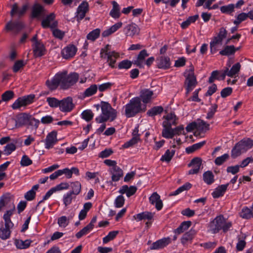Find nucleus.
<instances>
[{
  "label": "nucleus",
  "instance_id": "7",
  "mask_svg": "<svg viewBox=\"0 0 253 253\" xmlns=\"http://www.w3.org/2000/svg\"><path fill=\"white\" fill-rule=\"evenodd\" d=\"M42 28L45 29L50 28L54 29L58 25V22L55 20V15L54 13H51L48 15L42 21L41 23Z\"/></svg>",
  "mask_w": 253,
  "mask_h": 253
},
{
  "label": "nucleus",
  "instance_id": "20",
  "mask_svg": "<svg viewBox=\"0 0 253 253\" xmlns=\"http://www.w3.org/2000/svg\"><path fill=\"white\" fill-rule=\"evenodd\" d=\"M14 199V196L10 193H6L3 194L0 197V211L2 210V208L10 204Z\"/></svg>",
  "mask_w": 253,
  "mask_h": 253
},
{
  "label": "nucleus",
  "instance_id": "24",
  "mask_svg": "<svg viewBox=\"0 0 253 253\" xmlns=\"http://www.w3.org/2000/svg\"><path fill=\"white\" fill-rule=\"evenodd\" d=\"M153 95L152 91L148 89H144L140 91L139 97L140 98V101H142L143 103L146 104L150 101Z\"/></svg>",
  "mask_w": 253,
  "mask_h": 253
},
{
  "label": "nucleus",
  "instance_id": "27",
  "mask_svg": "<svg viewBox=\"0 0 253 253\" xmlns=\"http://www.w3.org/2000/svg\"><path fill=\"white\" fill-rule=\"evenodd\" d=\"M229 183L218 186L212 193V196L214 198H217L222 196L226 192Z\"/></svg>",
  "mask_w": 253,
  "mask_h": 253
},
{
  "label": "nucleus",
  "instance_id": "28",
  "mask_svg": "<svg viewBox=\"0 0 253 253\" xmlns=\"http://www.w3.org/2000/svg\"><path fill=\"white\" fill-rule=\"evenodd\" d=\"M112 174V180L113 181H118L120 178L123 176V171L119 167L112 168L111 170Z\"/></svg>",
  "mask_w": 253,
  "mask_h": 253
},
{
  "label": "nucleus",
  "instance_id": "61",
  "mask_svg": "<svg viewBox=\"0 0 253 253\" xmlns=\"http://www.w3.org/2000/svg\"><path fill=\"white\" fill-rule=\"evenodd\" d=\"M246 238V236L245 235H243L242 237V238L243 239H241V238H238V242L236 245V249L238 251H241L243 250L244 249L246 245V242L244 240Z\"/></svg>",
  "mask_w": 253,
  "mask_h": 253
},
{
  "label": "nucleus",
  "instance_id": "13",
  "mask_svg": "<svg viewBox=\"0 0 253 253\" xmlns=\"http://www.w3.org/2000/svg\"><path fill=\"white\" fill-rule=\"evenodd\" d=\"M79 77V75L76 73H72L68 75L67 72H66V84H64V89H67L74 85L78 81Z\"/></svg>",
  "mask_w": 253,
  "mask_h": 253
},
{
  "label": "nucleus",
  "instance_id": "59",
  "mask_svg": "<svg viewBox=\"0 0 253 253\" xmlns=\"http://www.w3.org/2000/svg\"><path fill=\"white\" fill-rule=\"evenodd\" d=\"M28 118L29 119L28 120L27 124H28L29 126H34L35 127V129H37L39 127V125L40 123V121L38 119H36L30 114L29 115Z\"/></svg>",
  "mask_w": 253,
  "mask_h": 253
},
{
  "label": "nucleus",
  "instance_id": "10",
  "mask_svg": "<svg viewBox=\"0 0 253 253\" xmlns=\"http://www.w3.org/2000/svg\"><path fill=\"white\" fill-rule=\"evenodd\" d=\"M77 51V48L74 45L69 44L62 50L61 55L63 58L68 59L73 57Z\"/></svg>",
  "mask_w": 253,
  "mask_h": 253
},
{
  "label": "nucleus",
  "instance_id": "32",
  "mask_svg": "<svg viewBox=\"0 0 253 253\" xmlns=\"http://www.w3.org/2000/svg\"><path fill=\"white\" fill-rule=\"evenodd\" d=\"M236 51L234 45H226L223 50L219 51V54L223 56H229L234 54Z\"/></svg>",
  "mask_w": 253,
  "mask_h": 253
},
{
  "label": "nucleus",
  "instance_id": "62",
  "mask_svg": "<svg viewBox=\"0 0 253 253\" xmlns=\"http://www.w3.org/2000/svg\"><path fill=\"white\" fill-rule=\"evenodd\" d=\"M242 153V150L239 147L238 144L236 143L231 150V156L232 158L234 159L240 156Z\"/></svg>",
  "mask_w": 253,
  "mask_h": 253
},
{
  "label": "nucleus",
  "instance_id": "47",
  "mask_svg": "<svg viewBox=\"0 0 253 253\" xmlns=\"http://www.w3.org/2000/svg\"><path fill=\"white\" fill-rule=\"evenodd\" d=\"M197 129L200 133H205L210 129V125L203 120L197 123Z\"/></svg>",
  "mask_w": 253,
  "mask_h": 253
},
{
  "label": "nucleus",
  "instance_id": "36",
  "mask_svg": "<svg viewBox=\"0 0 253 253\" xmlns=\"http://www.w3.org/2000/svg\"><path fill=\"white\" fill-rule=\"evenodd\" d=\"M203 180L208 185H211L214 181V175L211 171H207L203 174Z\"/></svg>",
  "mask_w": 253,
  "mask_h": 253
},
{
  "label": "nucleus",
  "instance_id": "3",
  "mask_svg": "<svg viewBox=\"0 0 253 253\" xmlns=\"http://www.w3.org/2000/svg\"><path fill=\"white\" fill-rule=\"evenodd\" d=\"M15 206L13 202H12L11 209L10 210L7 211L3 216V218L4 220V227L3 226V221H1L0 227V238L2 240H6L9 238L10 236V227L11 225H13L10 217L13 214Z\"/></svg>",
  "mask_w": 253,
  "mask_h": 253
},
{
  "label": "nucleus",
  "instance_id": "9",
  "mask_svg": "<svg viewBox=\"0 0 253 253\" xmlns=\"http://www.w3.org/2000/svg\"><path fill=\"white\" fill-rule=\"evenodd\" d=\"M74 108L73 99L70 97H68L60 100L59 108L63 112H71Z\"/></svg>",
  "mask_w": 253,
  "mask_h": 253
},
{
  "label": "nucleus",
  "instance_id": "6",
  "mask_svg": "<svg viewBox=\"0 0 253 253\" xmlns=\"http://www.w3.org/2000/svg\"><path fill=\"white\" fill-rule=\"evenodd\" d=\"M25 27L23 23L20 21H10L6 23L4 27V30L6 32L13 31L15 34H17Z\"/></svg>",
  "mask_w": 253,
  "mask_h": 253
},
{
  "label": "nucleus",
  "instance_id": "2",
  "mask_svg": "<svg viewBox=\"0 0 253 253\" xmlns=\"http://www.w3.org/2000/svg\"><path fill=\"white\" fill-rule=\"evenodd\" d=\"M125 115L127 118H131L136 114L145 112L146 105H142L140 101V98L135 97L129 100V102L125 105Z\"/></svg>",
  "mask_w": 253,
  "mask_h": 253
},
{
  "label": "nucleus",
  "instance_id": "21",
  "mask_svg": "<svg viewBox=\"0 0 253 253\" xmlns=\"http://www.w3.org/2000/svg\"><path fill=\"white\" fill-rule=\"evenodd\" d=\"M163 126L164 128L162 131V136L166 138H172L174 136L171 126L168 122H163Z\"/></svg>",
  "mask_w": 253,
  "mask_h": 253
},
{
  "label": "nucleus",
  "instance_id": "34",
  "mask_svg": "<svg viewBox=\"0 0 253 253\" xmlns=\"http://www.w3.org/2000/svg\"><path fill=\"white\" fill-rule=\"evenodd\" d=\"M218 39L219 38L214 37L212 41L210 42V49L211 54L215 53L217 50L218 45L222 44V41Z\"/></svg>",
  "mask_w": 253,
  "mask_h": 253
},
{
  "label": "nucleus",
  "instance_id": "43",
  "mask_svg": "<svg viewBox=\"0 0 253 253\" xmlns=\"http://www.w3.org/2000/svg\"><path fill=\"white\" fill-rule=\"evenodd\" d=\"M31 242L32 241L29 240H26L24 241L21 240H16L15 243L17 248L23 249L28 248L30 246Z\"/></svg>",
  "mask_w": 253,
  "mask_h": 253
},
{
  "label": "nucleus",
  "instance_id": "31",
  "mask_svg": "<svg viewBox=\"0 0 253 253\" xmlns=\"http://www.w3.org/2000/svg\"><path fill=\"white\" fill-rule=\"evenodd\" d=\"M122 26V22H118L111 26L109 29L105 30L103 31L102 33V36L103 37H106L110 35H111L112 33L116 32L118 29H119L120 28H121Z\"/></svg>",
  "mask_w": 253,
  "mask_h": 253
},
{
  "label": "nucleus",
  "instance_id": "33",
  "mask_svg": "<svg viewBox=\"0 0 253 253\" xmlns=\"http://www.w3.org/2000/svg\"><path fill=\"white\" fill-rule=\"evenodd\" d=\"M69 187H70L72 189L70 192L76 196L79 195L81 191V184L79 181L71 182Z\"/></svg>",
  "mask_w": 253,
  "mask_h": 253
},
{
  "label": "nucleus",
  "instance_id": "45",
  "mask_svg": "<svg viewBox=\"0 0 253 253\" xmlns=\"http://www.w3.org/2000/svg\"><path fill=\"white\" fill-rule=\"evenodd\" d=\"M76 195L69 192L63 196V201L66 207L72 203V200L76 198Z\"/></svg>",
  "mask_w": 253,
  "mask_h": 253
},
{
  "label": "nucleus",
  "instance_id": "11",
  "mask_svg": "<svg viewBox=\"0 0 253 253\" xmlns=\"http://www.w3.org/2000/svg\"><path fill=\"white\" fill-rule=\"evenodd\" d=\"M34 56L35 57H40L45 54L46 49L44 44L42 42H37L32 45Z\"/></svg>",
  "mask_w": 253,
  "mask_h": 253
},
{
  "label": "nucleus",
  "instance_id": "56",
  "mask_svg": "<svg viewBox=\"0 0 253 253\" xmlns=\"http://www.w3.org/2000/svg\"><path fill=\"white\" fill-rule=\"evenodd\" d=\"M240 216L245 219H250L252 217L251 209L244 207L240 213Z\"/></svg>",
  "mask_w": 253,
  "mask_h": 253
},
{
  "label": "nucleus",
  "instance_id": "58",
  "mask_svg": "<svg viewBox=\"0 0 253 253\" xmlns=\"http://www.w3.org/2000/svg\"><path fill=\"white\" fill-rule=\"evenodd\" d=\"M97 90V86L96 84H92L89 87L85 89L84 92L85 96H90L94 94Z\"/></svg>",
  "mask_w": 253,
  "mask_h": 253
},
{
  "label": "nucleus",
  "instance_id": "50",
  "mask_svg": "<svg viewBox=\"0 0 253 253\" xmlns=\"http://www.w3.org/2000/svg\"><path fill=\"white\" fill-rule=\"evenodd\" d=\"M241 64L239 63H237L234 64L230 70H228V76L230 77H233L239 73L241 69Z\"/></svg>",
  "mask_w": 253,
  "mask_h": 253
},
{
  "label": "nucleus",
  "instance_id": "41",
  "mask_svg": "<svg viewBox=\"0 0 253 253\" xmlns=\"http://www.w3.org/2000/svg\"><path fill=\"white\" fill-rule=\"evenodd\" d=\"M191 222L190 221H186L182 222L180 226L175 229V232L177 234H180L186 230L188 229L191 225Z\"/></svg>",
  "mask_w": 253,
  "mask_h": 253
},
{
  "label": "nucleus",
  "instance_id": "55",
  "mask_svg": "<svg viewBox=\"0 0 253 253\" xmlns=\"http://www.w3.org/2000/svg\"><path fill=\"white\" fill-rule=\"evenodd\" d=\"M82 117L86 122L91 121L94 116V114L90 110H86L84 111L82 113Z\"/></svg>",
  "mask_w": 253,
  "mask_h": 253
},
{
  "label": "nucleus",
  "instance_id": "63",
  "mask_svg": "<svg viewBox=\"0 0 253 253\" xmlns=\"http://www.w3.org/2000/svg\"><path fill=\"white\" fill-rule=\"evenodd\" d=\"M248 18L247 13L242 12L236 17V19L233 21L234 24L236 25H239L241 22L246 20Z\"/></svg>",
  "mask_w": 253,
  "mask_h": 253
},
{
  "label": "nucleus",
  "instance_id": "14",
  "mask_svg": "<svg viewBox=\"0 0 253 253\" xmlns=\"http://www.w3.org/2000/svg\"><path fill=\"white\" fill-rule=\"evenodd\" d=\"M157 66L158 68L167 70L170 67V60L168 56H161L156 59Z\"/></svg>",
  "mask_w": 253,
  "mask_h": 253
},
{
  "label": "nucleus",
  "instance_id": "23",
  "mask_svg": "<svg viewBox=\"0 0 253 253\" xmlns=\"http://www.w3.org/2000/svg\"><path fill=\"white\" fill-rule=\"evenodd\" d=\"M44 11V7L42 5L36 3L32 6L31 17L32 18H38L43 13Z\"/></svg>",
  "mask_w": 253,
  "mask_h": 253
},
{
  "label": "nucleus",
  "instance_id": "29",
  "mask_svg": "<svg viewBox=\"0 0 253 253\" xmlns=\"http://www.w3.org/2000/svg\"><path fill=\"white\" fill-rule=\"evenodd\" d=\"M154 213L149 211H144L133 216V218L137 221L143 219L151 220L154 217Z\"/></svg>",
  "mask_w": 253,
  "mask_h": 253
},
{
  "label": "nucleus",
  "instance_id": "54",
  "mask_svg": "<svg viewBox=\"0 0 253 253\" xmlns=\"http://www.w3.org/2000/svg\"><path fill=\"white\" fill-rule=\"evenodd\" d=\"M49 106L52 108L59 107L60 100H58L55 97H48L46 99Z\"/></svg>",
  "mask_w": 253,
  "mask_h": 253
},
{
  "label": "nucleus",
  "instance_id": "53",
  "mask_svg": "<svg viewBox=\"0 0 253 253\" xmlns=\"http://www.w3.org/2000/svg\"><path fill=\"white\" fill-rule=\"evenodd\" d=\"M235 5L234 4H229L227 5H224L220 7V11L223 13L231 14L234 11Z\"/></svg>",
  "mask_w": 253,
  "mask_h": 253
},
{
  "label": "nucleus",
  "instance_id": "16",
  "mask_svg": "<svg viewBox=\"0 0 253 253\" xmlns=\"http://www.w3.org/2000/svg\"><path fill=\"white\" fill-rule=\"evenodd\" d=\"M89 10V5L86 1H83L78 6L77 10L78 20H82Z\"/></svg>",
  "mask_w": 253,
  "mask_h": 253
},
{
  "label": "nucleus",
  "instance_id": "57",
  "mask_svg": "<svg viewBox=\"0 0 253 253\" xmlns=\"http://www.w3.org/2000/svg\"><path fill=\"white\" fill-rule=\"evenodd\" d=\"M16 149L15 143H10L7 144L4 148L3 152L6 155H10L12 152Z\"/></svg>",
  "mask_w": 253,
  "mask_h": 253
},
{
  "label": "nucleus",
  "instance_id": "19",
  "mask_svg": "<svg viewBox=\"0 0 253 253\" xmlns=\"http://www.w3.org/2000/svg\"><path fill=\"white\" fill-rule=\"evenodd\" d=\"M149 201L152 205L155 204V208L158 211L163 208V202L160 195L157 192H154L149 197Z\"/></svg>",
  "mask_w": 253,
  "mask_h": 253
},
{
  "label": "nucleus",
  "instance_id": "64",
  "mask_svg": "<svg viewBox=\"0 0 253 253\" xmlns=\"http://www.w3.org/2000/svg\"><path fill=\"white\" fill-rule=\"evenodd\" d=\"M92 229L90 226L87 225L84 228H83L81 230L76 233V237L78 239L81 238L84 235L87 234Z\"/></svg>",
  "mask_w": 253,
  "mask_h": 253
},
{
  "label": "nucleus",
  "instance_id": "42",
  "mask_svg": "<svg viewBox=\"0 0 253 253\" xmlns=\"http://www.w3.org/2000/svg\"><path fill=\"white\" fill-rule=\"evenodd\" d=\"M196 231L191 229L188 232L185 233L182 236L181 242L183 244H185L188 241L191 240L196 234Z\"/></svg>",
  "mask_w": 253,
  "mask_h": 253
},
{
  "label": "nucleus",
  "instance_id": "25",
  "mask_svg": "<svg viewBox=\"0 0 253 253\" xmlns=\"http://www.w3.org/2000/svg\"><path fill=\"white\" fill-rule=\"evenodd\" d=\"M170 243V239L163 238L153 243L150 247L151 250H158L162 249L167 246Z\"/></svg>",
  "mask_w": 253,
  "mask_h": 253
},
{
  "label": "nucleus",
  "instance_id": "48",
  "mask_svg": "<svg viewBox=\"0 0 253 253\" xmlns=\"http://www.w3.org/2000/svg\"><path fill=\"white\" fill-rule=\"evenodd\" d=\"M55 75L53 78V79L51 80H47L46 82V84L48 86L49 89L53 90L57 88L58 85H59L57 80L56 79Z\"/></svg>",
  "mask_w": 253,
  "mask_h": 253
},
{
  "label": "nucleus",
  "instance_id": "51",
  "mask_svg": "<svg viewBox=\"0 0 253 253\" xmlns=\"http://www.w3.org/2000/svg\"><path fill=\"white\" fill-rule=\"evenodd\" d=\"M100 34V30L99 29H96L89 33L86 36V38L88 40L94 41L99 37Z\"/></svg>",
  "mask_w": 253,
  "mask_h": 253
},
{
  "label": "nucleus",
  "instance_id": "22",
  "mask_svg": "<svg viewBox=\"0 0 253 253\" xmlns=\"http://www.w3.org/2000/svg\"><path fill=\"white\" fill-rule=\"evenodd\" d=\"M237 143L244 153L253 146V140L249 138H244Z\"/></svg>",
  "mask_w": 253,
  "mask_h": 253
},
{
  "label": "nucleus",
  "instance_id": "39",
  "mask_svg": "<svg viewBox=\"0 0 253 253\" xmlns=\"http://www.w3.org/2000/svg\"><path fill=\"white\" fill-rule=\"evenodd\" d=\"M66 71L58 73L55 75L57 81L61 88L64 89V84H66Z\"/></svg>",
  "mask_w": 253,
  "mask_h": 253
},
{
  "label": "nucleus",
  "instance_id": "40",
  "mask_svg": "<svg viewBox=\"0 0 253 253\" xmlns=\"http://www.w3.org/2000/svg\"><path fill=\"white\" fill-rule=\"evenodd\" d=\"M164 109L162 106H155L149 110L147 114L150 117H154L157 115L161 114L163 112Z\"/></svg>",
  "mask_w": 253,
  "mask_h": 253
},
{
  "label": "nucleus",
  "instance_id": "44",
  "mask_svg": "<svg viewBox=\"0 0 253 253\" xmlns=\"http://www.w3.org/2000/svg\"><path fill=\"white\" fill-rule=\"evenodd\" d=\"M119 57V54L114 51H112L111 54L107 55L108 62H109V65L111 68H114L116 59Z\"/></svg>",
  "mask_w": 253,
  "mask_h": 253
},
{
  "label": "nucleus",
  "instance_id": "60",
  "mask_svg": "<svg viewBox=\"0 0 253 253\" xmlns=\"http://www.w3.org/2000/svg\"><path fill=\"white\" fill-rule=\"evenodd\" d=\"M14 96V92L12 90L5 91L1 95V101H8L12 99Z\"/></svg>",
  "mask_w": 253,
  "mask_h": 253
},
{
  "label": "nucleus",
  "instance_id": "5",
  "mask_svg": "<svg viewBox=\"0 0 253 253\" xmlns=\"http://www.w3.org/2000/svg\"><path fill=\"white\" fill-rule=\"evenodd\" d=\"M35 95L30 94L26 96L19 97L13 103L11 107L13 109H19L22 107H26L34 102Z\"/></svg>",
  "mask_w": 253,
  "mask_h": 253
},
{
  "label": "nucleus",
  "instance_id": "4",
  "mask_svg": "<svg viewBox=\"0 0 253 253\" xmlns=\"http://www.w3.org/2000/svg\"><path fill=\"white\" fill-rule=\"evenodd\" d=\"M194 67L191 65L189 70L186 71L185 73L186 80L185 84H186V89L187 93H189L192 90L193 88L197 84V81L194 73Z\"/></svg>",
  "mask_w": 253,
  "mask_h": 253
},
{
  "label": "nucleus",
  "instance_id": "30",
  "mask_svg": "<svg viewBox=\"0 0 253 253\" xmlns=\"http://www.w3.org/2000/svg\"><path fill=\"white\" fill-rule=\"evenodd\" d=\"M125 30L126 34L127 36L133 37L136 34H138L139 33V29L137 26L134 24L132 23L128 25L126 28Z\"/></svg>",
  "mask_w": 253,
  "mask_h": 253
},
{
  "label": "nucleus",
  "instance_id": "35",
  "mask_svg": "<svg viewBox=\"0 0 253 253\" xmlns=\"http://www.w3.org/2000/svg\"><path fill=\"white\" fill-rule=\"evenodd\" d=\"M192 187V184L189 182H186L182 186L179 187L176 190L169 194L170 196H176L184 191L189 190Z\"/></svg>",
  "mask_w": 253,
  "mask_h": 253
},
{
  "label": "nucleus",
  "instance_id": "8",
  "mask_svg": "<svg viewBox=\"0 0 253 253\" xmlns=\"http://www.w3.org/2000/svg\"><path fill=\"white\" fill-rule=\"evenodd\" d=\"M223 217L222 215L218 216L210 223L209 226L210 232L212 234H215L221 230Z\"/></svg>",
  "mask_w": 253,
  "mask_h": 253
},
{
  "label": "nucleus",
  "instance_id": "18",
  "mask_svg": "<svg viewBox=\"0 0 253 253\" xmlns=\"http://www.w3.org/2000/svg\"><path fill=\"white\" fill-rule=\"evenodd\" d=\"M28 8L29 4L26 3L22 6L21 9L18 10V4L17 3H15L12 6V8L10 12V15L11 17H13L17 13L19 17H21L25 14Z\"/></svg>",
  "mask_w": 253,
  "mask_h": 253
},
{
  "label": "nucleus",
  "instance_id": "52",
  "mask_svg": "<svg viewBox=\"0 0 253 253\" xmlns=\"http://www.w3.org/2000/svg\"><path fill=\"white\" fill-rule=\"evenodd\" d=\"M119 231H112L110 232L108 234L103 238V242L106 244L110 241L114 240L117 235L119 234Z\"/></svg>",
  "mask_w": 253,
  "mask_h": 253
},
{
  "label": "nucleus",
  "instance_id": "46",
  "mask_svg": "<svg viewBox=\"0 0 253 253\" xmlns=\"http://www.w3.org/2000/svg\"><path fill=\"white\" fill-rule=\"evenodd\" d=\"M174 154L175 150H172L170 151L169 149H168L165 154L162 156L160 160L162 162H169L171 160Z\"/></svg>",
  "mask_w": 253,
  "mask_h": 253
},
{
  "label": "nucleus",
  "instance_id": "12",
  "mask_svg": "<svg viewBox=\"0 0 253 253\" xmlns=\"http://www.w3.org/2000/svg\"><path fill=\"white\" fill-rule=\"evenodd\" d=\"M202 159L199 157L193 158L188 164V167H193V168L188 171V173L189 174H194L198 173L202 165Z\"/></svg>",
  "mask_w": 253,
  "mask_h": 253
},
{
  "label": "nucleus",
  "instance_id": "15",
  "mask_svg": "<svg viewBox=\"0 0 253 253\" xmlns=\"http://www.w3.org/2000/svg\"><path fill=\"white\" fill-rule=\"evenodd\" d=\"M29 115V114L26 113H22L17 117L16 120L12 119L9 123L11 122L14 123L16 127H21L28 124Z\"/></svg>",
  "mask_w": 253,
  "mask_h": 253
},
{
  "label": "nucleus",
  "instance_id": "26",
  "mask_svg": "<svg viewBox=\"0 0 253 253\" xmlns=\"http://www.w3.org/2000/svg\"><path fill=\"white\" fill-rule=\"evenodd\" d=\"M137 191L136 187L134 186H130L128 187L127 185H123L119 191V192L122 194L126 193V196L129 197L134 195Z\"/></svg>",
  "mask_w": 253,
  "mask_h": 253
},
{
  "label": "nucleus",
  "instance_id": "49",
  "mask_svg": "<svg viewBox=\"0 0 253 253\" xmlns=\"http://www.w3.org/2000/svg\"><path fill=\"white\" fill-rule=\"evenodd\" d=\"M164 118L166 120L164 122H168L169 124H170V126L176 125L177 124L176 121L177 118L174 113H170L166 116H164Z\"/></svg>",
  "mask_w": 253,
  "mask_h": 253
},
{
  "label": "nucleus",
  "instance_id": "1",
  "mask_svg": "<svg viewBox=\"0 0 253 253\" xmlns=\"http://www.w3.org/2000/svg\"><path fill=\"white\" fill-rule=\"evenodd\" d=\"M100 107L102 114L95 119V121L97 123H103L108 120L112 122L116 119L117 111L113 108L109 103L101 101Z\"/></svg>",
  "mask_w": 253,
  "mask_h": 253
},
{
  "label": "nucleus",
  "instance_id": "37",
  "mask_svg": "<svg viewBox=\"0 0 253 253\" xmlns=\"http://www.w3.org/2000/svg\"><path fill=\"white\" fill-rule=\"evenodd\" d=\"M75 216V213L73 212L67 218L65 216H62L58 219V224L60 227H65L68 224V220L71 219Z\"/></svg>",
  "mask_w": 253,
  "mask_h": 253
},
{
  "label": "nucleus",
  "instance_id": "38",
  "mask_svg": "<svg viewBox=\"0 0 253 253\" xmlns=\"http://www.w3.org/2000/svg\"><path fill=\"white\" fill-rule=\"evenodd\" d=\"M206 141H203L199 143L194 144L190 147H187L186 148V152L188 154L192 153L194 151L200 149L206 144Z\"/></svg>",
  "mask_w": 253,
  "mask_h": 253
},
{
  "label": "nucleus",
  "instance_id": "17",
  "mask_svg": "<svg viewBox=\"0 0 253 253\" xmlns=\"http://www.w3.org/2000/svg\"><path fill=\"white\" fill-rule=\"evenodd\" d=\"M57 141V132L52 131L49 133L46 137L45 140V147L49 149L52 148Z\"/></svg>",
  "mask_w": 253,
  "mask_h": 253
}]
</instances>
